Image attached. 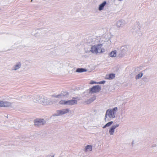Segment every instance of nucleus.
<instances>
[{
    "mask_svg": "<svg viewBox=\"0 0 157 157\" xmlns=\"http://www.w3.org/2000/svg\"><path fill=\"white\" fill-rule=\"evenodd\" d=\"M90 51L92 53L97 54L103 53L105 51V49L102 47V44H99L92 46Z\"/></svg>",
    "mask_w": 157,
    "mask_h": 157,
    "instance_id": "f257e3e1",
    "label": "nucleus"
},
{
    "mask_svg": "<svg viewBox=\"0 0 157 157\" xmlns=\"http://www.w3.org/2000/svg\"><path fill=\"white\" fill-rule=\"evenodd\" d=\"M101 90V87L99 85H96L93 86L92 88L89 89L90 92L91 93H97L100 91Z\"/></svg>",
    "mask_w": 157,
    "mask_h": 157,
    "instance_id": "f03ea898",
    "label": "nucleus"
},
{
    "mask_svg": "<svg viewBox=\"0 0 157 157\" xmlns=\"http://www.w3.org/2000/svg\"><path fill=\"white\" fill-rule=\"evenodd\" d=\"M114 113V112L112 109H109L108 110L106 113L105 119L106 117H107V115L110 118H114L115 117Z\"/></svg>",
    "mask_w": 157,
    "mask_h": 157,
    "instance_id": "7ed1b4c3",
    "label": "nucleus"
},
{
    "mask_svg": "<svg viewBox=\"0 0 157 157\" xmlns=\"http://www.w3.org/2000/svg\"><path fill=\"white\" fill-rule=\"evenodd\" d=\"M45 122L43 119H37L34 121V125L36 126L43 125Z\"/></svg>",
    "mask_w": 157,
    "mask_h": 157,
    "instance_id": "20e7f679",
    "label": "nucleus"
},
{
    "mask_svg": "<svg viewBox=\"0 0 157 157\" xmlns=\"http://www.w3.org/2000/svg\"><path fill=\"white\" fill-rule=\"evenodd\" d=\"M11 103L7 101H0V107H7L10 106Z\"/></svg>",
    "mask_w": 157,
    "mask_h": 157,
    "instance_id": "39448f33",
    "label": "nucleus"
},
{
    "mask_svg": "<svg viewBox=\"0 0 157 157\" xmlns=\"http://www.w3.org/2000/svg\"><path fill=\"white\" fill-rule=\"evenodd\" d=\"M77 101L74 98L72 100H68L67 101V105H72L76 104L77 103Z\"/></svg>",
    "mask_w": 157,
    "mask_h": 157,
    "instance_id": "423d86ee",
    "label": "nucleus"
},
{
    "mask_svg": "<svg viewBox=\"0 0 157 157\" xmlns=\"http://www.w3.org/2000/svg\"><path fill=\"white\" fill-rule=\"evenodd\" d=\"M119 126L118 124H117L113 126L109 129V132L110 135H113L114 132V129Z\"/></svg>",
    "mask_w": 157,
    "mask_h": 157,
    "instance_id": "0eeeda50",
    "label": "nucleus"
},
{
    "mask_svg": "<svg viewBox=\"0 0 157 157\" xmlns=\"http://www.w3.org/2000/svg\"><path fill=\"white\" fill-rule=\"evenodd\" d=\"M68 94V93L67 92H63L59 95L55 96L53 95V96L56 98H61V97L66 96Z\"/></svg>",
    "mask_w": 157,
    "mask_h": 157,
    "instance_id": "6e6552de",
    "label": "nucleus"
},
{
    "mask_svg": "<svg viewBox=\"0 0 157 157\" xmlns=\"http://www.w3.org/2000/svg\"><path fill=\"white\" fill-rule=\"evenodd\" d=\"M115 77V75L114 74H110L106 75L105 79H112Z\"/></svg>",
    "mask_w": 157,
    "mask_h": 157,
    "instance_id": "1a4fd4ad",
    "label": "nucleus"
},
{
    "mask_svg": "<svg viewBox=\"0 0 157 157\" xmlns=\"http://www.w3.org/2000/svg\"><path fill=\"white\" fill-rule=\"evenodd\" d=\"M69 111V109H63L62 110L58 111V113L59 114H64L67 113Z\"/></svg>",
    "mask_w": 157,
    "mask_h": 157,
    "instance_id": "9d476101",
    "label": "nucleus"
},
{
    "mask_svg": "<svg viewBox=\"0 0 157 157\" xmlns=\"http://www.w3.org/2000/svg\"><path fill=\"white\" fill-rule=\"evenodd\" d=\"M117 51L116 50L112 51L109 54V56L111 57H115L117 56Z\"/></svg>",
    "mask_w": 157,
    "mask_h": 157,
    "instance_id": "9b49d317",
    "label": "nucleus"
},
{
    "mask_svg": "<svg viewBox=\"0 0 157 157\" xmlns=\"http://www.w3.org/2000/svg\"><path fill=\"white\" fill-rule=\"evenodd\" d=\"M106 4V2L105 1L104 2L100 4L99 6V10H102L104 8V6Z\"/></svg>",
    "mask_w": 157,
    "mask_h": 157,
    "instance_id": "f8f14e48",
    "label": "nucleus"
},
{
    "mask_svg": "<svg viewBox=\"0 0 157 157\" xmlns=\"http://www.w3.org/2000/svg\"><path fill=\"white\" fill-rule=\"evenodd\" d=\"M86 71V70L85 69L82 68H78L76 70V72H77L80 73L85 72Z\"/></svg>",
    "mask_w": 157,
    "mask_h": 157,
    "instance_id": "ddd939ff",
    "label": "nucleus"
},
{
    "mask_svg": "<svg viewBox=\"0 0 157 157\" xmlns=\"http://www.w3.org/2000/svg\"><path fill=\"white\" fill-rule=\"evenodd\" d=\"M92 147L91 145H87L85 149V151L86 152L88 151V150L91 151H92Z\"/></svg>",
    "mask_w": 157,
    "mask_h": 157,
    "instance_id": "4468645a",
    "label": "nucleus"
},
{
    "mask_svg": "<svg viewBox=\"0 0 157 157\" xmlns=\"http://www.w3.org/2000/svg\"><path fill=\"white\" fill-rule=\"evenodd\" d=\"M113 123V121L109 122L107 123L103 127V128H104L106 127H108L111 125Z\"/></svg>",
    "mask_w": 157,
    "mask_h": 157,
    "instance_id": "2eb2a0df",
    "label": "nucleus"
},
{
    "mask_svg": "<svg viewBox=\"0 0 157 157\" xmlns=\"http://www.w3.org/2000/svg\"><path fill=\"white\" fill-rule=\"evenodd\" d=\"M143 74L142 73H140L138 74L137 75L136 77V78L137 79H138L140 78L141 77L143 76Z\"/></svg>",
    "mask_w": 157,
    "mask_h": 157,
    "instance_id": "dca6fc26",
    "label": "nucleus"
},
{
    "mask_svg": "<svg viewBox=\"0 0 157 157\" xmlns=\"http://www.w3.org/2000/svg\"><path fill=\"white\" fill-rule=\"evenodd\" d=\"M59 103L62 105H67V101L65 100H61L59 101Z\"/></svg>",
    "mask_w": 157,
    "mask_h": 157,
    "instance_id": "f3484780",
    "label": "nucleus"
},
{
    "mask_svg": "<svg viewBox=\"0 0 157 157\" xmlns=\"http://www.w3.org/2000/svg\"><path fill=\"white\" fill-rule=\"evenodd\" d=\"M20 67V64H18L16 65L15 68L14 69L15 70H16L17 69H18Z\"/></svg>",
    "mask_w": 157,
    "mask_h": 157,
    "instance_id": "a211bd4d",
    "label": "nucleus"
},
{
    "mask_svg": "<svg viewBox=\"0 0 157 157\" xmlns=\"http://www.w3.org/2000/svg\"><path fill=\"white\" fill-rule=\"evenodd\" d=\"M90 84H97V82H96L94 81H91L90 82Z\"/></svg>",
    "mask_w": 157,
    "mask_h": 157,
    "instance_id": "6ab92c4d",
    "label": "nucleus"
},
{
    "mask_svg": "<svg viewBox=\"0 0 157 157\" xmlns=\"http://www.w3.org/2000/svg\"><path fill=\"white\" fill-rule=\"evenodd\" d=\"M105 82V81H100V82H97V84H104Z\"/></svg>",
    "mask_w": 157,
    "mask_h": 157,
    "instance_id": "aec40b11",
    "label": "nucleus"
},
{
    "mask_svg": "<svg viewBox=\"0 0 157 157\" xmlns=\"http://www.w3.org/2000/svg\"><path fill=\"white\" fill-rule=\"evenodd\" d=\"M112 110H113V111L114 112V111H116L117 110V107H115L113 109H112Z\"/></svg>",
    "mask_w": 157,
    "mask_h": 157,
    "instance_id": "412c9836",
    "label": "nucleus"
},
{
    "mask_svg": "<svg viewBox=\"0 0 157 157\" xmlns=\"http://www.w3.org/2000/svg\"><path fill=\"white\" fill-rule=\"evenodd\" d=\"M95 98H96L95 97H94V99H95Z\"/></svg>",
    "mask_w": 157,
    "mask_h": 157,
    "instance_id": "4be33fe9",
    "label": "nucleus"
},
{
    "mask_svg": "<svg viewBox=\"0 0 157 157\" xmlns=\"http://www.w3.org/2000/svg\"><path fill=\"white\" fill-rule=\"evenodd\" d=\"M120 1H122L123 0H119Z\"/></svg>",
    "mask_w": 157,
    "mask_h": 157,
    "instance_id": "5701e85b",
    "label": "nucleus"
}]
</instances>
